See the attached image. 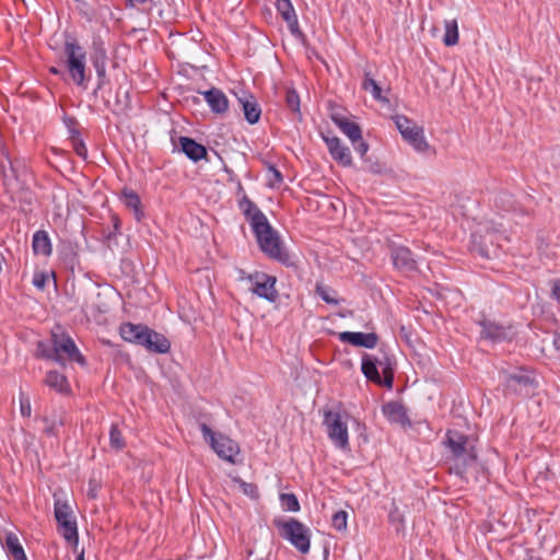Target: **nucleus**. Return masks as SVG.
<instances>
[{
    "label": "nucleus",
    "mask_w": 560,
    "mask_h": 560,
    "mask_svg": "<svg viewBox=\"0 0 560 560\" xmlns=\"http://www.w3.org/2000/svg\"><path fill=\"white\" fill-rule=\"evenodd\" d=\"M362 89L366 92H370L372 97L382 103H388V100L383 96L382 89L378 83L371 77L370 72L364 73V78L362 81Z\"/></svg>",
    "instance_id": "obj_29"
},
{
    "label": "nucleus",
    "mask_w": 560,
    "mask_h": 560,
    "mask_svg": "<svg viewBox=\"0 0 560 560\" xmlns=\"http://www.w3.org/2000/svg\"><path fill=\"white\" fill-rule=\"evenodd\" d=\"M241 489L244 494L252 499H256L258 497V490L254 483L241 481Z\"/></svg>",
    "instance_id": "obj_44"
},
{
    "label": "nucleus",
    "mask_w": 560,
    "mask_h": 560,
    "mask_svg": "<svg viewBox=\"0 0 560 560\" xmlns=\"http://www.w3.org/2000/svg\"><path fill=\"white\" fill-rule=\"evenodd\" d=\"M389 252L393 265L397 270L408 273L418 269V262L408 247L392 244Z\"/></svg>",
    "instance_id": "obj_13"
},
{
    "label": "nucleus",
    "mask_w": 560,
    "mask_h": 560,
    "mask_svg": "<svg viewBox=\"0 0 560 560\" xmlns=\"http://www.w3.org/2000/svg\"><path fill=\"white\" fill-rule=\"evenodd\" d=\"M54 512L57 522L69 521L74 518L72 516L71 506L66 501H61L59 499H57L55 502Z\"/></svg>",
    "instance_id": "obj_35"
},
{
    "label": "nucleus",
    "mask_w": 560,
    "mask_h": 560,
    "mask_svg": "<svg viewBox=\"0 0 560 560\" xmlns=\"http://www.w3.org/2000/svg\"><path fill=\"white\" fill-rule=\"evenodd\" d=\"M106 54L103 50L100 56L93 60V67L97 75V89H102L106 82Z\"/></svg>",
    "instance_id": "obj_32"
},
{
    "label": "nucleus",
    "mask_w": 560,
    "mask_h": 560,
    "mask_svg": "<svg viewBox=\"0 0 560 560\" xmlns=\"http://www.w3.org/2000/svg\"><path fill=\"white\" fill-rule=\"evenodd\" d=\"M501 240H508L502 222L480 223L471 234V250L481 257L490 258L495 254V248L501 247Z\"/></svg>",
    "instance_id": "obj_4"
},
{
    "label": "nucleus",
    "mask_w": 560,
    "mask_h": 560,
    "mask_svg": "<svg viewBox=\"0 0 560 560\" xmlns=\"http://www.w3.org/2000/svg\"><path fill=\"white\" fill-rule=\"evenodd\" d=\"M109 443L110 446L117 451L125 447V440L118 425L113 423L109 430Z\"/></svg>",
    "instance_id": "obj_38"
},
{
    "label": "nucleus",
    "mask_w": 560,
    "mask_h": 560,
    "mask_svg": "<svg viewBox=\"0 0 560 560\" xmlns=\"http://www.w3.org/2000/svg\"><path fill=\"white\" fill-rule=\"evenodd\" d=\"M75 560H84V551L83 550L75 557Z\"/></svg>",
    "instance_id": "obj_54"
},
{
    "label": "nucleus",
    "mask_w": 560,
    "mask_h": 560,
    "mask_svg": "<svg viewBox=\"0 0 560 560\" xmlns=\"http://www.w3.org/2000/svg\"><path fill=\"white\" fill-rule=\"evenodd\" d=\"M388 517L392 523H405V517L396 505H394L393 509L389 511Z\"/></svg>",
    "instance_id": "obj_45"
},
{
    "label": "nucleus",
    "mask_w": 560,
    "mask_h": 560,
    "mask_svg": "<svg viewBox=\"0 0 560 560\" xmlns=\"http://www.w3.org/2000/svg\"><path fill=\"white\" fill-rule=\"evenodd\" d=\"M20 412L22 417L26 418H30L32 415L31 400L23 393L20 394Z\"/></svg>",
    "instance_id": "obj_42"
},
{
    "label": "nucleus",
    "mask_w": 560,
    "mask_h": 560,
    "mask_svg": "<svg viewBox=\"0 0 560 560\" xmlns=\"http://www.w3.org/2000/svg\"><path fill=\"white\" fill-rule=\"evenodd\" d=\"M245 116L246 121L249 125L257 124L261 116V109L254 95L242 92V95L237 97Z\"/></svg>",
    "instance_id": "obj_20"
},
{
    "label": "nucleus",
    "mask_w": 560,
    "mask_h": 560,
    "mask_svg": "<svg viewBox=\"0 0 560 560\" xmlns=\"http://www.w3.org/2000/svg\"><path fill=\"white\" fill-rule=\"evenodd\" d=\"M120 199L127 208L133 211L136 220L141 221L144 214L141 209V200L139 195L131 189L125 188L121 191Z\"/></svg>",
    "instance_id": "obj_25"
},
{
    "label": "nucleus",
    "mask_w": 560,
    "mask_h": 560,
    "mask_svg": "<svg viewBox=\"0 0 560 560\" xmlns=\"http://www.w3.org/2000/svg\"><path fill=\"white\" fill-rule=\"evenodd\" d=\"M51 343L55 348L56 354L66 355L69 360L75 361L80 364H84L85 360L83 355L80 353L75 342L73 339L62 331L57 332L56 330H52L51 332Z\"/></svg>",
    "instance_id": "obj_12"
},
{
    "label": "nucleus",
    "mask_w": 560,
    "mask_h": 560,
    "mask_svg": "<svg viewBox=\"0 0 560 560\" xmlns=\"http://www.w3.org/2000/svg\"><path fill=\"white\" fill-rule=\"evenodd\" d=\"M444 37L443 43L445 46L451 47L458 43V24L455 19L444 21Z\"/></svg>",
    "instance_id": "obj_30"
},
{
    "label": "nucleus",
    "mask_w": 560,
    "mask_h": 560,
    "mask_svg": "<svg viewBox=\"0 0 560 560\" xmlns=\"http://www.w3.org/2000/svg\"><path fill=\"white\" fill-rule=\"evenodd\" d=\"M179 144L183 153L194 162H198L207 155V149L191 138L180 137Z\"/></svg>",
    "instance_id": "obj_23"
},
{
    "label": "nucleus",
    "mask_w": 560,
    "mask_h": 560,
    "mask_svg": "<svg viewBox=\"0 0 560 560\" xmlns=\"http://www.w3.org/2000/svg\"><path fill=\"white\" fill-rule=\"evenodd\" d=\"M5 261L3 254H0V272L2 271V264Z\"/></svg>",
    "instance_id": "obj_53"
},
{
    "label": "nucleus",
    "mask_w": 560,
    "mask_h": 560,
    "mask_svg": "<svg viewBox=\"0 0 560 560\" xmlns=\"http://www.w3.org/2000/svg\"><path fill=\"white\" fill-rule=\"evenodd\" d=\"M119 332L125 341L142 346L150 352L164 354L171 349V342L164 335L142 324L124 323Z\"/></svg>",
    "instance_id": "obj_1"
},
{
    "label": "nucleus",
    "mask_w": 560,
    "mask_h": 560,
    "mask_svg": "<svg viewBox=\"0 0 560 560\" xmlns=\"http://www.w3.org/2000/svg\"><path fill=\"white\" fill-rule=\"evenodd\" d=\"M352 145L355 152L359 153L361 158H363L369 151V144L362 139V137L360 138V140H358L357 143H352Z\"/></svg>",
    "instance_id": "obj_46"
},
{
    "label": "nucleus",
    "mask_w": 560,
    "mask_h": 560,
    "mask_svg": "<svg viewBox=\"0 0 560 560\" xmlns=\"http://www.w3.org/2000/svg\"><path fill=\"white\" fill-rule=\"evenodd\" d=\"M334 124L349 138L351 143H357L361 138V128L360 126L351 121L346 116H341L339 114H334L331 116Z\"/></svg>",
    "instance_id": "obj_22"
},
{
    "label": "nucleus",
    "mask_w": 560,
    "mask_h": 560,
    "mask_svg": "<svg viewBox=\"0 0 560 560\" xmlns=\"http://www.w3.org/2000/svg\"><path fill=\"white\" fill-rule=\"evenodd\" d=\"M323 140L327 145L331 158L342 166H350L352 158L350 149L345 145L341 140L336 136H323Z\"/></svg>",
    "instance_id": "obj_14"
},
{
    "label": "nucleus",
    "mask_w": 560,
    "mask_h": 560,
    "mask_svg": "<svg viewBox=\"0 0 560 560\" xmlns=\"http://www.w3.org/2000/svg\"><path fill=\"white\" fill-rule=\"evenodd\" d=\"M256 560H264V559H256Z\"/></svg>",
    "instance_id": "obj_56"
},
{
    "label": "nucleus",
    "mask_w": 560,
    "mask_h": 560,
    "mask_svg": "<svg viewBox=\"0 0 560 560\" xmlns=\"http://www.w3.org/2000/svg\"><path fill=\"white\" fill-rule=\"evenodd\" d=\"M276 8L285 21L291 34L296 38H302L304 35L300 30L299 20L291 0H276Z\"/></svg>",
    "instance_id": "obj_15"
},
{
    "label": "nucleus",
    "mask_w": 560,
    "mask_h": 560,
    "mask_svg": "<svg viewBox=\"0 0 560 560\" xmlns=\"http://www.w3.org/2000/svg\"><path fill=\"white\" fill-rule=\"evenodd\" d=\"M268 172H269V174L271 176L270 179H269L270 186L273 187V186L280 185L283 182L282 174L273 165L269 166Z\"/></svg>",
    "instance_id": "obj_43"
},
{
    "label": "nucleus",
    "mask_w": 560,
    "mask_h": 560,
    "mask_svg": "<svg viewBox=\"0 0 560 560\" xmlns=\"http://www.w3.org/2000/svg\"><path fill=\"white\" fill-rule=\"evenodd\" d=\"M350 415L340 408L324 412L323 424L332 445L341 451L349 450L348 420Z\"/></svg>",
    "instance_id": "obj_7"
},
{
    "label": "nucleus",
    "mask_w": 560,
    "mask_h": 560,
    "mask_svg": "<svg viewBox=\"0 0 560 560\" xmlns=\"http://www.w3.org/2000/svg\"><path fill=\"white\" fill-rule=\"evenodd\" d=\"M494 203L498 208L504 211H516L513 196L508 192H501L494 199Z\"/></svg>",
    "instance_id": "obj_37"
},
{
    "label": "nucleus",
    "mask_w": 560,
    "mask_h": 560,
    "mask_svg": "<svg viewBox=\"0 0 560 560\" xmlns=\"http://www.w3.org/2000/svg\"><path fill=\"white\" fill-rule=\"evenodd\" d=\"M199 430L203 440L210 445L215 454L229 462L234 463L235 456L238 454V445L229 436L214 432L207 423H199Z\"/></svg>",
    "instance_id": "obj_9"
},
{
    "label": "nucleus",
    "mask_w": 560,
    "mask_h": 560,
    "mask_svg": "<svg viewBox=\"0 0 560 560\" xmlns=\"http://www.w3.org/2000/svg\"><path fill=\"white\" fill-rule=\"evenodd\" d=\"M49 72H50V73H52V74H55V75H63V74H65V72H62L61 70H59V69H58V68H56V67H50V68H49Z\"/></svg>",
    "instance_id": "obj_51"
},
{
    "label": "nucleus",
    "mask_w": 560,
    "mask_h": 560,
    "mask_svg": "<svg viewBox=\"0 0 560 560\" xmlns=\"http://www.w3.org/2000/svg\"><path fill=\"white\" fill-rule=\"evenodd\" d=\"M347 521L348 513L343 510H339L336 513H334L331 517V526L338 532H343L347 529Z\"/></svg>",
    "instance_id": "obj_39"
},
{
    "label": "nucleus",
    "mask_w": 560,
    "mask_h": 560,
    "mask_svg": "<svg viewBox=\"0 0 560 560\" xmlns=\"http://www.w3.org/2000/svg\"><path fill=\"white\" fill-rule=\"evenodd\" d=\"M58 532L69 544L77 545L79 541L78 526L75 518L57 522Z\"/></svg>",
    "instance_id": "obj_27"
},
{
    "label": "nucleus",
    "mask_w": 560,
    "mask_h": 560,
    "mask_svg": "<svg viewBox=\"0 0 560 560\" xmlns=\"http://www.w3.org/2000/svg\"><path fill=\"white\" fill-rule=\"evenodd\" d=\"M36 352H37V357H39V358L51 360V361H54L56 363H59V364H65V358H62L61 355H57L56 351H55V348L52 346L50 348L44 341H39L37 343Z\"/></svg>",
    "instance_id": "obj_33"
},
{
    "label": "nucleus",
    "mask_w": 560,
    "mask_h": 560,
    "mask_svg": "<svg viewBox=\"0 0 560 560\" xmlns=\"http://www.w3.org/2000/svg\"><path fill=\"white\" fill-rule=\"evenodd\" d=\"M5 547L10 557L14 560H27L24 549L14 533H8L5 536Z\"/></svg>",
    "instance_id": "obj_28"
},
{
    "label": "nucleus",
    "mask_w": 560,
    "mask_h": 560,
    "mask_svg": "<svg viewBox=\"0 0 560 560\" xmlns=\"http://www.w3.org/2000/svg\"><path fill=\"white\" fill-rule=\"evenodd\" d=\"M126 1H127V5L132 8V7H136L138 4H143L148 0H126Z\"/></svg>",
    "instance_id": "obj_50"
},
{
    "label": "nucleus",
    "mask_w": 560,
    "mask_h": 560,
    "mask_svg": "<svg viewBox=\"0 0 560 560\" xmlns=\"http://www.w3.org/2000/svg\"><path fill=\"white\" fill-rule=\"evenodd\" d=\"M63 66L70 80L79 88L86 89L91 75L86 66V51L75 38L63 44Z\"/></svg>",
    "instance_id": "obj_3"
},
{
    "label": "nucleus",
    "mask_w": 560,
    "mask_h": 560,
    "mask_svg": "<svg viewBox=\"0 0 560 560\" xmlns=\"http://www.w3.org/2000/svg\"><path fill=\"white\" fill-rule=\"evenodd\" d=\"M481 327V338L491 342H502L510 337V328L502 326L493 320L483 319L479 323Z\"/></svg>",
    "instance_id": "obj_17"
},
{
    "label": "nucleus",
    "mask_w": 560,
    "mask_h": 560,
    "mask_svg": "<svg viewBox=\"0 0 560 560\" xmlns=\"http://www.w3.org/2000/svg\"><path fill=\"white\" fill-rule=\"evenodd\" d=\"M246 280L250 283L249 291L253 294L269 302L277 301L279 294L276 289V277L265 272H255L248 275Z\"/></svg>",
    "instance_id": "obj_11"
},
{
    "label": "nucleus",
    "mask_w": 560,
    "mask_h": 560,
    "mask_svg": "<svg viewBox=\"0 0 560 560\" xmlns=\"http://www.w3.org/2000/svg\"><path fill=\"white\" fill-rule=\"evenodd\" d=\"M47 277L45 273H35L33 277V285L39 290H43L46 285Z\"/></svg>",
    "instance_id": "obj_47"
},
{
    "label": "nucleus",
    "mask_w": 560,
    "mask_h": 560,
    "mask_svg": "<svg viewBox=\"0 0 560 560\" xmlns=\"http://www.w3.org/2000/svg\"><path fill=\"white\" fill-rule=\"evenodd\" d=\"M281 506L284 511L288 512H298L300 511V503L295 494L293 493H282L280 495Z\"/></svg>",
    "instance_id": "obj_36"
},
{
    "label": "nucleus",
    "mask_w": 560,
    "mask_h": 560,
    "mask_svg": "<svg viewBox=\"0 0 560 560\" xmlns=\"http://www.w3.org/2000/svg\"><path fill=\"white\" fill-rule=\"evenodd\" d=\"M393 119L404 140L408 142L416 152L424 153L429 150L430 145L425 139L422 127L404 115H396Z\"/></svg>",
    "instance_id": "obj_10"
},
{
    "label": "nucleus",
    "mask_w": 560,
    "mask_h": 560,
    "mask_svg": "<svg viewBox=\"0 0 560 560\" xmlns=\"http://www.w3.org/2000/svg\"><path fill=\"white\" fill-rule=\"evenodd\" d=\"M74 150H75V153L83 158V159H86V155H88V150H86V147L85 144L83 143V141H79L78 143L74 144Z\"/></svg>",
    "instance_id": "obj_48"
},
{
    "label": "nucleus",
    "mask_w": 560,
    "mask_h": 560,
    "mask_svg": "<svg viewBox=\"0 0 560 560\" xmlns=\"http://www.w3.org/2000/svg\"><path fill=\"white\" fill-rule=\"evenodd\" d=\"M256 225L257 228L253 232L261 252L284 266H291L293 264L291 256L281 245L279 235L270 223L256 222Z\"/></svg>",
    "instance_id": "obj_6"
},
{
    "label": "nucleus",
    "mask_w": 560,
    "mask_h": 560,
    "mask_svg": "<svg viewBox=\"0 0 560 560\" xmlns=\"http://www.w3.org/2000/svg\"><path fill=\"white\" fill-rule=\"evenodd\" d=\"M445 445L452 455L451 472L464 477L467 469L476 463L477 454L468 445V438L458 431H447Z\"/></svg>",
    "instance_id": "obj_5"
},
{
    "label": "nucleus",
    "mask_w": 560,
    "mask_h": 560,
    "mask_svg": "<svg viewBox=\"0 0 560 560\" xmlns=\"http://www.w3.org/2000/svg\"><path fill=\"white\" fill-rule=\"evenodd\" d=\"M534 380L528 374L524 373L510 374L505 378V386L513 390H517V386H532Z\"/></svg>",
    "instance_id": "obj_31"
},
{
    "label": "nucleus",
    "mask_w": 560,
    "mask_h": 560,
    "mask_svg": "<svg viewBox=\"0 0 560 560\" xmlns=\"http://www.w3.org/2000/svg\"><path fill=\"white\" fill-rule=\"evenodd\" d=\"M553 345L557 349H560V335L555 337Z\"/></svg>",
    "instance_id": "obj_52"
},
{
    "label": "nucleus",
    "mask_w": 560,
    "mask_h": 560,
    "mask_svg": "<svg viewBox=\"0 0 560 560\" xmlns=\"http://www.w3.org/2000/svg\"><path fill=\"white\" fill-rule=\"evenodd\" d=\"M280 535L288 540L299 552L306 555L311 549L312 532L310 527L296 518L276 522Z\"/></svg>",
    "instance_id": "obj_8"
},
{
    "label": "nucleus",
    "mask_w": 560,
    "mask_h": 560,
    "mask_svg": "<svg viewBox=\"0 0 560 560\" xmlns=\"http://www.w3.org/2000/svg\"><path fill=\"white\" fill-rule=\"evenodd\" d=\"M32 247L35 255L48 257L52 253V245L48 233L38 230L33 234Z\"/></svg>",
    "instance_id": "obj_24"
},
{
    "label": "nucleus",
    "mask_w": 560,
    "mask_h": 560,
    "mask_svg": "<svg viewBox=\"0 0 560 560\" xmlns=\"http://www.w3.org/2000/svg\"><path fill=\"white\" fill-rule=\"evenodd\" d=\"M285 103L292 112L300 113V96L295 90L287 91Z\"/></svg>",
    "instance_id": "obj_41"
},
{
    "label": "nucleus",
    "mask_w": 560,
    "mask_h": 560,
    "mask_svg": "<svg viewBox=\"0 0 560 560\" xmlns=\"http://www.w3.org/2000/svg\"><path fill=\"white\" fill-rule=\"evenodd\" d=\"M551 294L552 298L560 304V279L553 281Z\"/></svg>",
    "instance_id": "obj_49"
},
{
    "label": "nucleus",
    "mask_w": 560,
    "mask_h": 560,
    "mask_svg": "<svg viewBox=\"0 0 560 560\" xmlns=\"http://www.w3.org/2000/svg\"><path fill=\"white\" fill-rule=\"evenodd\" d=\"M44 422L46 423L44 432L49 436H56L59 428L63 424L61 419L56 417H45Z\"/></svg>",
    "instance_id": "obj_40"
},
{
    "label": "nucleus",
    "mask_w": 560,
    "mask_h": 560,
    "mask_svg": "<svg viewBox=\"0 0 560 560\" xmlns=\"http://www.w3.org/2000/svg\"><path fill=\"white\" fill-rule=\"evenodd\" d=\"M8 162L10 164L11 170L14 172L15 171L14 162H12L9 158H8Z\"/></svg>",
    "instance_id": "obj_55"
},
{
    "label": "nucleus",
    "mask_w": 560,
    "mask_h": 560,
    "mask_svg": "<svg viewBox=\"0 0 560 560\" xmlns=\"http://www.w3.org/2000/svg\"><path fill=\"white\" fill-rule=\"evenodd\" d=\"M199 93L203 96L212 113L224 114L228 112L229 100L222 90L218 88H211Z\"/></svg>",
    "instance_id": "obj_18"
},
{
    "label": "nucleus",
    "mask_w": 560,
    "mask_h": 560,
    "mask_svg": "<svg viewBox=\"0 0 560 560\" xmlns=\"http://www.w3.org/2000/svg\"><path fill=\"white\" fill-rule=\"evenodd\" d=\"M383 415L392 423H397L401 427L410 425V420L407 410L399 401H388L382 407Z\"/></svg>",
    "instance_id": "obj_19"
},
{
    "label": "nucleus",
    "mask_w": 560,
    "mask_h": 560,
    "mask_svg": "<svg viewBox=\"0 0 560 560\" xmlns=\"http://www.w3.org/2000/svg\"><path fill=\"white\" fill-rule=\"evenodd\" d=\"M316 294L327 304L338 305L341 300L337 299V293L330 287L324 284L316 285Z\"/></svg>",
    "instance_id": "obj_34"
},
{
    "label": "nucleus",
    "mask_w": 560,
    "mask_h": 560,
    "mask_svg": "<svg viewBox=\"0 0 560 560\" xmlns=\"http://www.w3.org/2000/svg\"><path fill=\"white\" fill-rule=\"evenodd\" d=\"M240 208L246 217L252 230L257 228L256 222H262L264 224L269 222L262 211L246 196L240 201Z\"/></svg>",
    "instance_id": "obj_21"
},
{
    "label": "nucleus",
    "mask_w": 560,
    "mask_h": 560,
    "mask_svg": "<svg viewBox=\"0 0 560 560\" xmlns=\"http://www.w3.org/2000/svg\"><path fill=\"white\" fill-rule=\"evenodd\" d=\"M45 384L49 388H51L60 394L69 393V383H68L67 377L57 371L47 372L46 377H45Z\"/></svg>",
    "instance_id": "obj_26"
},
{
    "label": "nucleus",
    "mask_w": 560,
    "mask_h": 560,
    "mask_svg": "<svg viewBox=\"0 0 560 560\" xmlns=\"http://www.w3.org/2000/svg\"><path fill=\"white\" fill-rule=\"evenodd\" d=\"M339 340L355 347L373 349L377 345L378 337L375 332L342 331L339 334Z\"/></svg>",
    "instance_id": "obj_16"
},
{
    "label": "nucleus",
    "mask_w": 560,
    "mask_h": 560,
    "mask_svg": "<svg viewBox=\"0 0 560 560\" xmlns=\"http://www.w3.org/2000/svg\"><path fill=\"white\" fill-rule=\"evenodd\" d=\"M395 360L387 351L381 349L378 355L364 353L361 371L371 382L392 389L394 386Z\"/></svg>",
    "instance_id": "obj_2"
}]
</instances>
